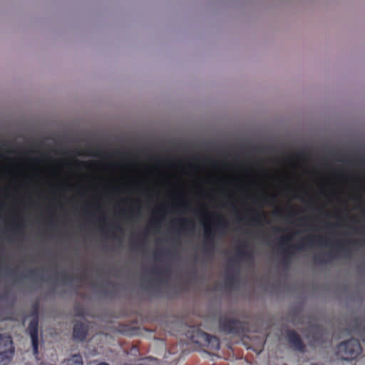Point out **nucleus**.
Returning <instances> with one entry per match:
<instances>
[{
    "mask_svg": "<svg viewBox=\"0 0 365 365\" xmlns=\"http://www.w3.org/2000/svg\"><path fill=\"white\" fill-rule=\"evenodd\" d=\"M361 351V346L357 340L350 339L341 343L338 346V354L345 360L355 359Z\"/></svg>",
    "mask_w": 365,
    "mask_h": 365,
    "instance_id": "obj_1",
    "label": "nucleus"
},
{
    "mask_svg": "<svg viewBox=\"0 0 365 365\" xmlns=\"http://www.w3.org/2000/svg\"><path fill=\"white\" fill-rule=\"evenodd\" d=\"M14 348L10 336H0V365H9L14 357Z\"/></svg>",
    "mask_w": 365,
    "mask_h": 365,
    "instance_id": "obj_2",
    "label": "nucleus"
},
{
    "mask_svg": "<svg viewBox=\"0 0 365 365\" xmlns=\"http://www.w3.org/2000/svg\"><path fill=\"white\" fill-rule=\"evenodd\" d=\"M83 358L79 353L70 354L62 362V365H83Z\"/></svg>",
    "mask_w": 365,
    "mask_h": 365,
    "instance_id": "obj_3",
    "label": "nucleus"
},
{
    "mask_svg": "<svg viewBox=\"0 0 365 365\" xmlns=\"http://www.w3.org/2000/svg\"><path fill=\"white\" fill-rule=\"evenodd\" d=\"M37 322H33L30 326V337L32 343V346L34 353H36L38 349V330H37Z\"/></svg>",
    "mask_w": 365,
    "mask_h": 365,
    "instance_id": "obj_4",
    "label": "nucleus"
},
{
    "mask_svg": "<svg viewBox=\"0 0 365 365\" xmlns=\"http://www.w3.org/2000/svg\"><path fill=\"white\" fill-rule=\"evenodd\" d=\"M87 334V327L81 323L76 324L73 328L74 337L78 340H83Z\"/></svg>",
    "mask_w": 365,
    "mask_h": 365,
    "instance_id": "obj_5",
    "label": "nucleus"
},
{
    "mask_svg": "<svg viewBox=\"0 0 365 365\" xmlns=\"http://www.w3.org/2000/svg\"><path fill=\"white\" fill-rule=\"evenodd\" d=\"M138 365H158V361L154 358H148L141 360Z\"/></svg>",
    "mask_w": 365,
    "mask_h": 365,
    "instance_id": "obj_6",
    "label": "nucleus"
},
{
    "mask_svg": "<svg viewBox=\"0 0 365 365\" xmlns=\"http://www.w3.org/2000/svg\"><path fill=\"white\" fill-rule=\"evenodd\" d=\"M292 340H293V341L296 344H299V337L296 334H293V335L292 336Z\"/></svg>",
    "mask_w": 365,
    "mask_h": 365,
    "instance_id": "obj_7",
    "label": "nucleus"
},
{
    "mask_svg": "<svg viewBox=\"0 0 365 365\" xmlns=\"http://www.w3.org/2000/svg\"><path fill=\"white\" fill-rule=\"evenodd\" d=\"M202 334L203 337H205L206 339L207 338V335L205 334L204 333H202Z\"/></svg>",
    "mask_w": 365,
    "mask_h": 365,
    "instance_id": "obj_8",
    "label": "nucleus"
}]
</instances>
